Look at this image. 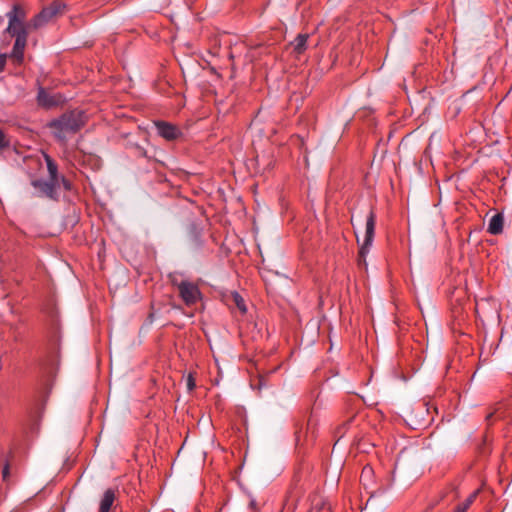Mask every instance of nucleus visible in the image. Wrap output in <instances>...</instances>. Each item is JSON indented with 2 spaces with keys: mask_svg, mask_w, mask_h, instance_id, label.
Segmentation results:
<instances>
[{
  "mask_svg": "<svg viewBox=\"0 0 512 512\" xmlns=\"http://www.w3.org/2000/svg\"><path fill=\"white\" fill-rule=\"evenodd\" d=\"M87 119L83 110L73 109L52 119L47 127L58 142L65 144L68 136L76 134L85 126Z\"/></svg>",
  "mask_w": 512,
  "mask_h": 512,
  "instance_id": "f257e3e1",
  "label": "nucleus"
},
{
  "mask_svg": "<svg viewBox=\"0 0 512 512\" xmlns=\"http://www.w3.org/2000/svg\"><path fill=\"white\" fill-rule=\"evenodd\" d=\"M171 282L173 286L177 287L179 296L186 306H193L201 299V291L195 283L187 280L179 282L175 278Z\"/></svg>",
  "mask_w": 512,
  "mask_h": 512,
  "instance_id": "f03ea898",
  "label": "nucleus"
},
{
  "mask_svg": "<svg viewBox=\"0 0 512 512\" xmlns=\"http://www.w3.org/2000/svg\"><path fill=\"white\" fill-rule=\"evenodd\" d=\"M31 185L35 188L40 197H46L51 200H58V189L60 186L50 180L34 179Z\"/></svg>",
  "mask_w": 512,
  "mask_h": 512,
  "instance_id": "7ed1b4c3",
  "label": "nucleus"
},
{
  "mask_svg": "<svg viewBox=\"0 0 512 512\" xmlns=\"http://www.w3.org/2000/svg\"><path fill=\"white\" fill-rule=\"evenodd\" d=\"M64 5L61 2L54 1L50 6L44 8L38 15L32 19L33 28L37 29L45 24L49 19L62 12Z\"/></svg>",
  "mask_w": 512,
  "mask_h": 512,
  "instance_id": "20e7f679",
  "label": "nucleus"
},
{
  "mask_svg": "<svg viewBox=\"0 0 512 512\" xmlns=\"http://www.w3.org/2000/svg\"><path fill=\"white\" fill-rule=\"evenodd\" d=\"M155 126L158 134L168 141L176 140L181 136L180 129L169 122L165 121H156Z\"/></svg>",
  "mask_w": 512,
  "mask_h": 512,
  "instance_id": "39448f33",
  "label": "nucleus"
},
{
  "mask_svg": "<svg viewBox=\"0 0 512 512\" xmlns=\"http://www.w3.org/2000/svg\"><path fill=\"white\" fill-rule=\"evenodd\" d=\"M375 225H376V215L373 211L367 216L366 220V231H365V239L364 244L360 249V255L364 256L368 248L372 245L374 234H375Z\"/></svg>",
  "mask_w": 512,
  "mask_h": 512,
  "instance_id": "423d86ee",
  "label": "nucleus"
},
{
  "mask_svg": "<svg viewBox=\"0 0 512 512\" xmlns=\"http://www.w3.org/2000/svg\"><path fill=\"white\" fill-rule=\"evenodd\" d=\"M30 28H33L32 20L29 23L8 21L6 32L15 38L24 37L28 39Z\"/></svg>",
  "mask_w": 512,
  "mask_h": 512,
  "instance_id": "0eeeda50",
  "label": "nucleus"
},
{
  "mask_svg": "<svg viewBox=\"0 0 512 512\" xmlns=\"http://www.w3.org/2000/svg\"><path fill=\"white\" fill-rule=\"evenodd\" d=\"M37 102L41 107L52 108L60 104L61 97L60 95L50 94L44 88L41 87L39 88L37 94Z\"/></svg>",
  "mask_w": 512,
  "mask_h": 512,
  "instance_id": "6e6552de",
  "label": "nucleus"
},
{
  "mask_svg": "<svg viewBox=\"0 0 512 512\" xmlns=\"http://www.w3.org/2000/svg\"><path fill=\"white\" fill-rule=\"evenodd\" d=\"M27 45V38L17 37L10 53V58L17 65H21L24 61V51Z\"/></svg>",
  "mask_w": 512,
  "mask_h": 512,
  "instance_id": "1a4fd4ad",
  "label": "nucleus"
},
{
  "mask_svg": "<svg viewBox=\"0 0 512 512\" xmlns=\"http://www.w3.org/2000/svg\"><path fill=\"white\" fill-rule=\"evenodd\" d=\"M117 493L118 490L114 488H108L105 490L100 501L99 512H112V507L117 498Z\"/></svg>",
  "mask_w": 512,
  "mask_h": 512,
  "instance_id": "9d476101",
  "label": "nucleus"
},
{
  "mask_svg": "<svg viewBox=\"0 0 512 512\" xmlns=\"http://www.w3.org/2000/svg\"><path fill=\"white\" fill-rule=\"evenodd\" d=\"M43 158L45 160L47 171H48V180L54 182L58 186H60V177L62 175L59 174L58 165L55 160L48 155L47 153H43Z\"/></svg>",
  "mask_w": 512,
  "mask_h": 512,
  "instance_id": "9b49d317",
  "label": "nucleus"
},
{
  "mask_svg": "<svg viewBox=\"0 0 512 512\" xmlns=\"http://www.w3.org/2000/svg\"><path fill=\"white\" fill-rule=\"evenodd\" d=\"M504 227V216L502 213H497L491 217L487 232L491 235H499L503 232Z\"/></svg>",
  "mask_w": 512,
  "mask_h": 512,
  "instance_id": "f8f14e48",
  "label": "nucleus"
},
{
  "mask_svg": "<svg viewBox=\"0 0 512 512\" xmlns=\"http://www.w3.org/2000/svg\"><path fill=\"white\" fill-rule=\"evenodd\" d=\"M8 21H15V22H26V11L25 9L20 5H14L12 10L7 13Z\"/></svg>",
  "mask_w": 512,
  "mask_h": 512,
  "instance_id": "ddd939ff",
  "label": "nucleus"
},
{
  "mask_svg": "<svg viewBox=\"0 0 512 512\" xmlns=\"http://www.w3.org/2000/svg\"><path fill=\"white\" fill-rule=\"evenodd\" d=\"M307 34H299L293 42H291V46L293 47V51L296 54H302L307 47Z\"/></svg>",
  "mask_w": 512,
  "mask_h": 512,
  "instance_id": "4468645a",
  "label": "nucleus"
},
{
  "mask_svg": "<svg viewBox=\"0 0 512 512\" xmlns=\"http://www.w3.org/2000/svg\"><path fill=\"white\" fill-rule=\"evenodd\" d=\"M479 493H480V489H477L474 492H472L463 503L456 506L455 511L456 512H466L469 509V507L474 503V501L476 500Z\"/></svg>",
  "mask_w": 512,
  "mask_h": 512,
  "instance_id": "2eb2a0df",
  "label": "nucleus"
},
{
  "mask_svg": "<svg viewBox=\"0 0 512 512\" xmlns=\"http://www.w3.org/2000/svg\"><path fill=\"white\" fill-rule=\"evenodd\" d=\"M232 302L238 308L241 314H245L247 312L245 301L239 293H232Z\"/></svg>",
  "mask_w": 512,
  "mask_h": 512,
  "instance_id": "dca6fc26",
  "label": "nucleus"
},
{
  "mask_svg": "<svg viewBox=\"0 0 512 512\" xmlns=\"http://www.w3.org/2000/svg\"><path fill=\"white\" fill-rule=\"evenodd\" d=\"M10 146V141L6 134L0 130V153H3Z\"/></svg>",
  "mask_w": 512,
  "mask_h": 512,
  "instance_id": "f3484780",
  "label": "nucleus"
},
{
  "mask_svg": "<svg viewBox=\"0 0 512 512\" xmlns=\"http://www.w3.org/2000/svg\"><path fill=\"white\" fill-rule=\"evenodd\" d=\"M60 185L63 186V189L65 191H71L72 190V183L65 176H61L60 177Z\"/></svg>",
  "mask_w": 512,
  "mask_h": 512,
  "instance_id": "a211bd4d",
  "label": "nucleus"
},
{
  "mask_svg": "<svg viewBox=\"0 0 512 512\" xmlns=\"http://www.w3.org/2000/svg\"><path fill=\"white\" fill-rule=\"evenodd\" d=\"M354 419L353 416H351L347 421H345L341 426L337 428L336 433L339 434L341 437L344 435V429L346 426Z\"/></svg>",
  "mask_w": 512,
  "mask_h": 512,
  "instance_id": "6ab92c4d",
  "label": "nucleus"
},
{
  "mask_svg": "<svg viewBox=\"0 0 512 512\" xmlns=\"http://www.w3.org/2000/svg\"><path fill=\"white\" fill-rule=\"evenodd\" d=\"M10 475V467H9V464L7 463L4 467H3V470H2V479L5 481L8 479Z\"/></svg>",
  "mask_w": 512,
  "mask_h": 512,
  "instance_id": "aec40b11",
  "label": "nucleus"
},
{
  "mask_svg": "<svg viewBox=\"0 0 512 512\" xmlns=\"http://www.w3.org/2000/svg\"><path fill=\"white\" fill-rule=\"evenodd\" d=\"M196 384H195V380L193 378V376L190 374L187 378V387L189 390H193L195 388Z\"/></svg>",
  "mask_w": 512,
  "mask_h": 512,
  "instance_id": "412c9836",
  "label": "nucleus"
},
{
  "mask_svg": "<svg viewBox=\"0 0 512 512\" xmlns=\"http://www.w3.org/2000/svg\"><path fill=\"white\" fill-rule=\"evenodd\" d=\"M6 59H7L6 54H0V72H2L5 68Z\"/></svg>",
  "mask_w": 512,
  "mask_h": 512,
  "instance_id": "4be33fe9",
  "label": "nucleus"
},
{
  "mask_svg": "<svg viewBox=\"0 0 512 512\" xmlns=\"http://www.w3.org/2000/svg\"><path fill=\"white\" fill-rule=\"evenodd\" d=\"M372 471V468L371 467H364L363 470H362V475L366 474V473H370Z\"/></svg>",
  "mask_w": 512,
  "mask_h": 512,
  "instance_id": "5701e85b",
  "label": "nucleus"
},
{
  "mask_svg": "<svg viewBox=\"0 0 512 512\" xmlns=\"http://www.w3.org/2000/svg\"><path fill=\"white\" fill-rule=\"evenodd\" d=\"M493 412L489 413L487 416H486V421L490 422L492 417H493Z\"/></svg>",
  "mask_w": 512,
  "mask_h": 512,
  "instance_id": "b1692460",
  "label": "nucleus"
},
{
  "mask_svg": "<svg viewBox=\"0 0 512 512\" xmlns=\"http://www.w3.org/2000/svg\"><path fill=\"white\" fill-rule=\"evenodd\" d=\"M250 506H251L253 509H255V508H256V503H255V501H254V500H252V501L250 502Z\"/></svg>",
  "mask_w": 512,
  "mask_h": 512,
  "instance_id": "393cba45",
  "label": "nucleus"
},
{
  "mask_svg": "<svg viewBox=\"0 0 512 512\" xmlns=\"http://www.w3.org/2000/svg\"><path fill=\"white\" fill-rule=\"evenodd\" d=\"M454 512H456V511L454 510Z\"/></svg>",
  "mask_w": 512,
  "mask_h": 512,
  "instance_id": "a878e982",
  "label": "nucleus"
}]
</instances>
